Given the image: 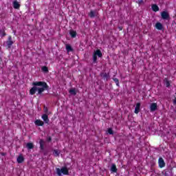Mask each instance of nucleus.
<instances>
[{"instance_id": "obj_1", "label": "nucleus", "mask_w": 176, "mask_h": 176, "mask_svg": "<svg viewBox=\"0 0 176 176\" xmlns=\"http://www.w3.org/2000/svg\"><path fill=\"white\" fill-rule=\"evenodd\" d=\"M32 87L30 89V96H34L36 91L37 96H39L45 91V90H49V85L45 81H36L32 83Z\"/></svg>"}, {"instance_id": "obj_2", "label": "nucleus", "mask_w": 176, "mask_h": 176, "mask_svg": "<svg viewBox=\"0 0 176 176\" xmlns=\"http://www.w3.org/2000/svg\"><path fill=\"white\" fill-rule=\"evenodd\" d=\"M56 173L58 176H61L62 174H63V175H69V171L68 170V168L65 166L62 167L61 169L57 168Z\"/></svg>"}, {"instance_id": "obj_3", "label": "nucleus", "mask_w": 176, "mask_h": 176, "mask_svg": "<svg viewBox=\"0 0 176 176\" xmlns=\"http://www.w3.org/2000/svg\"><path fill=\"white\" fill-rule=\"evenodd\" d=\"M97 56L99 58L102 57V52H101V50H96L93 54V64H97Z\"/></svg>"}, {"instance_id": "obj_4", "label": "nucleus", "mask_w": 176, "mask_h": 176, "mask_svg": "<svg viewBox=\"0 0 176 176\" xmlns=\"http://www.w3.org/2000/svg\"><path fill=\"white\" fill-rule=\"evenodd\" d=\"M13 45H14L13 38H12V36H8V40L6 41V49H10Z\"/></svg>"}, {"instance_id": "obj_5", "label": "nucleus", "mask_w": 176, "mask_h": 176, "mask_svg": "<svg viewBox=\"0 0 176 176\" xmlns=\"http://www.w3.org/2000/svg\"><path fill=\"white\" fill-rule=\"evenodd\" d=\"M161 17L163 20H168L170 19V14L167 11L161 12Z\"/></svg>"}, {"instance_id": "obj_6", "label": "nucleus", "mask_w": 176, "mask_h": 176, "mask_svg": "<svg viewBox=\"0 0 176 176\" xmlns=\"http://www.w3.org/2000/svg\"><path fill=\"white\" fill-rule=\"evenodd\" d=\"M158 164L160 168H163V167H166V162H164V160L162 157L159 158Z\"/></svg>"}, {"instance_id": "obj_7", "label": "nucleus", "mask_w": 176, "mask_h": 176, "mask_svg": "<svg viewBox=\"0 0 176 176\" xmlns=\"http://www.w3.org/2000/svg\"><path fill=\"white\" fill-rule=\"evenodd\" d=\"M100 76L104 80L108 82V79H109V73L102 72L100 73Z\"/></svg>"}, {"instance_id": "obj_8", "label": "nucleus", "mask_w": 176, "mask_h": 176, "mask_svg": "<svg viewBox=\"0 0 176 176\" xmlns=\"http://www.w3.org/2000/svg\"><path fill=\"white\" fill-rule=\"evenodd\" d=\"M41 119H43L44 123H46V124H49V122H50V120H49V116H47V114H43L41 116Z\"/></svg>"}, {"instance_id": "obj_9", "label": "nucleus", "mask_w": 176, "mask_h": 176, "mask_svg": "<svg viewBox=\"0 0 176 176\" xmlns=\"http://www.w3.org/2000/svg\"><path fill=\"white\" fill-rule=\"evenodd\" d=\"M157 109V103H151L150 105V111L151 112H155Z\"/></svg>"}, {"instance_id": "obj_10", "label": "nucleus", "mask_w": 176, "mask_h": 176, "mask_svg": "<svg viewBox=\"0 0 176 176\" xmlns=\"http://www.w3.org/2000/svg\"><path fill=\"white\" fill-rule=\"evenodd\" d=\"M34 124H36V126H44L45 122L41 120H36L34 121Z\"/></svg>"}, {"instance_id": "obj_11", "label": "nucleus", "mask_w": 176, "mask_h": 176, "mask_svg": "<svg viewBox=\"0 0 176 176\" xmlns=\"http://www.w3.org/2000/svg\"><path fill=\"white\" fill-rule=\"evenodd\" d=\"M16 162L17 163H19V164L23 163V162H24V157L23 156V155H20L17 159H16Z\"/></svg>"}, {"instance_id": "obj_12", "label": "nucleus", "mask_w": 176, "mask_h": 176, "mask_svg": "<svg viewBox=\"0 0 176 176\" xmlns=\"http://www.w3.org/2000/svg\"><path fill=\"white\" fill-rule=\"evenodd\" d=\"M140 108H141V103L138 102L136 104V107L135 108V113H140Z\"/></svg>"}, {"instance_id": "obj_13", "label": "nucleus", "mask_w": 176, "mask_h": 176, "mask_svg": "<svg viewBox=\"0 0 176 176\" xmlns=\"http://www.w3.org/2000/svg\"><path fill=\"white\" fill-rule=\"evenodd\" d=\"M110 170H111V173H118V168L116 167V164H112Z\"/></svg>"}, {"instance_id": "obj_14", "label": "nucleus", "mask_w": 176, "mask_h": 176, "mask_svg": "<svg viewBox=\"0 0 176 176\" xmlns=\"http://www.w3.org/2000/svg\"><path fill=\"white\" fill-rule=\"evenodd\" d=\"M39 144H40V149L41 151H44L45 150V142L43 141V140L41 139L39 141Z\"/></svg>"}, {"instance_id": "obj_15", "label": "nucleus", "mask_w": 176, "mask_h": 176, "mask_svg": "<svg viewBox=\"0 0 176 176\" xmlns=\"http://www.w3.org/2000/svg\"><path fill=\"white\" fill-rule=\"evenodd\" d=\"M164 83L166 87H170V81H168V78H165L164 79Z\"/></svg>"}, {"instance_id": "obj_16", "label": "nucleus", "mask_w": 176, "mask_h": 176, "mask_svg": "<svg viewBox=\"0 0 176 176\" xmlns=\"http://www.w3.org/2000/svg\"><path fill=\"white\" fill-rule=\"evenodd\" d=\"M13 8L14 9H20V3L15 1L13 2Z\"/></svg>"}, {"instance_id": "obj_17", "label": "nucleus", "mask_w": 176, "mask_h": 176, "mask_svg": "<svg viewBox=\"0 0 176 176\" xmlns=\"http://www.w3.org/2000/svg\"><path fill=\"white\" fill-rule=\"evenodd\" d=\"M151 9H152L153 12H159V6H157V5H156V4H153L151 6Z\"/></svg>"}, {"instance_id": "obj_18", "label": "nucleus", "mask_w": 176, "mask_h": 176, "mask_svg": "<svg viewBox=\"0 0 176 176\" xmlns=\"http://www.w3.org/2000/svg\"><path fill=\"white\" fill-rule=\"evenodd\" d=\"M155 28H157V30H163V25L158 22L155 24Z\"/></svg>"}, {"instance_id": "obj_19", "label": "nucleus", "mask_w": 176, "mask_h": 176, "mask_svg": "<svg viewBox=\"0 0 176 176\" xmlns=\"http://www.w3.org/2000/svg\"><path fill=\"white\" fill-rule=\"evenodd\" d=\"M0 36L1 38L6 36V32H5V29L0 30Z\"/></svg>"}, {"instance_id": "obj_20", "label": "nucleus", "mask_w": 176, "mask_h": 176, "mask_svg": "<svg viewBox=\"0 0 176 176\" xmlns=\"http://www.w3.org/2000/svg\"><path fill=\"white\" fill-rule=\"evenodd\" d=\"M26 148H28V149H34V143H32V142L27 143Z\"/></svg>"}, {"instance_id": "obj_21", "label": "nucleus", "mask_w": 176, "mask_h": 176, "mask_svg": "<svg viewBox=\"0 0 176 176\" xmlns=\"http://www.w3.org/2000/svg\"><path fill=\"white\" fill-rule=\"evenodd\" d=\"M66 50L67 52H74V49L71 45H69V44L66 45Z\"/></svg>"}, {"instance_id": "obj_22", "label": "nucleus", "mask_w": 176, "mask_h": 176, "mask_svg": "<svg viewBox=\"0 0 176 176\" xmlns=\"http://www.w3.org/2000/svg\"><path fill=\"white\" fill-rule=\"evenodd\" d=\"M41 71H43V72H45V74H47V72H49V67H47V66H43L41 67Z\"/></svg>"}, {"instance_id": "obj_23", "label": "nucleus", "mask_w": 176, "mask_h": 176, "mask_svg": "<svg viewBox=\"0 0 176 176\" xmlns=\"http://www.w3.org/2000/svg\"><path fill=\"white\" fill-rule=\"evenodd\" d=\"M88 16L91 19H93V18L96 17V12L93 10H91L90 12L89 13Z\"/></svg>"}, {"instance_id": "obj_24", "label": "nucleus", "mask_w": 176, "mask_h": 176, "mask_svg": "<svg viewBox=\"0 0 176 176\" xmlns=\"http://www.w3.org/2000/svg\"><path fill=\"white\" fill-rule=\"evenodd\" d=\"M76 31L74 30H71L69 32L70 36H72V38H76Z\"/></svg>"}, {"instance_id": "obj_25", "label": "nucleus", "mask_w": 176, "mask_h": 176, "mask_svg": "<svg viewBox=\"0 0 176 176\" xmlns=\"http://www.w3.org/2000/svg\"><path fill=\"white\" fill-rule=\"evenodd\" d=\"M53 155H54V156H55V157H58V156H60V151H58L57 149H54Z\"/></svg>"}, {"instance_id": "obj_26", "label": "nucleus", "mask_w": 176, "mask_h": 176, "mask_svg": "<svg viewBox=\"0 0 176 176\" xmlns=\"http://www.w3.org/2000/svg\"><path fill=\"white\" fill-rule=\"evenodd\" d=\"M69 93H70V94H73V96H76V89H71L69 91Z\"/></svg>"}, {"instance_id": "obj_27", "label": "nucleus", "mask_w": 176, "mask_h": 176, "mask_svg": "<svg viewBox=\"0 0 176 176\" xmlns=\"http://www.w3.org/2000/svg\"><path fill=\"white\" fill-rule=\"evenodd\" d=\"M113 80L115 82L116 86L119 87V79H118V78H113Z\"/></svg>"}, {"instance_id": "obj_28", "label": "nucleus", "mask_w": 176, "mask_h": 176, "mask_svg": "<svg viewBox=\"0 0 176 176\" xmlns=\"http://www.w3.org/2000/svg\"><path fill=\"white\" fill-rule=\"evenodd\" d=\"M107 132L110 134V135H113V130H112V128H109L107 129Z\"/></svg>"}, {"instance_id": "obj_29", "label": "nucleus", "mask_w": 176, "mask_h": 176, "mask_svg": "<svg viewBox=\"0 0 176 176\" xmlns=\"http://www.w3.org/2000/svg\"><path fill=\"white\" fill-rule=\"evenodd\" d=\"M47 142H52V137L49 136L47 138Z\"/></svg>"}, {"instance_id": "obj_30", "label": "nucleus", "mask_w": 176, "mask_h": 176, "mask_svg": "<svg viewBox=\"0 0 176 176\" xmlns=\"http://www.w3.org/2000/svg\"><path fill=\"white\" fill-rule=\"evenodd\" d=\"M47 111H48L47 107H44V112H45V113H47Z\"/></svg>"}, {"instance_id": "obj_31", "label": "nucleus", "mask_w": 176, "mask_h": 176, "mask_svg": "<svg viewBox=\"0 0 176 176\" xmlns=\"http://www.w3.org/2000/svg\"><path fill=\"white\" fill-rule=\"evenodd\" d=\"M173 104H174V105H176V98L173 100Z\"/></svg>"}, {"instance_id": "obj_32", "label": "nucleus", "mask_w": 176, "mask_h": 176, "mask_svg": "<svg viewBox=\"0 0 176 176\" xmlns=\"http://www.w3.org/2000/svg\"><path fill=\"white\" fill-rule=\"evenodd\" d=\"M118 28H119L120 31H122V30H123V28L122 27H119Z\"/></svg>"}, {"instance_id": "obj_33", "label": "nucleus", "mask_w": 176, "mask_h": 176, "mask_svg": "<svg viewBox=\"0 0 176 176\" xmlns=\"http://www.w3.org/2000/svg\"><path fill=\"white\" fill-rule=\"evenodd\" d=\"M164 175H165V176H169V175H168V173H165Z\"/></svg>"}, {"instance_id": "obj_34", "label": "nucleus", "mask_w": 176, "mask_h": 176, "mask_svg": "<svg viewBox=\"0 0 176 176\" xmlns=\"http://www.w3.org/2000/svg\"><path fill=\"white\" fill-rule=\"evenodd\" d=\"M1 155H2V156H5L6 154H5V153H2Z\"/></svg>"}]
</instances>
